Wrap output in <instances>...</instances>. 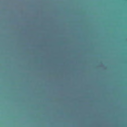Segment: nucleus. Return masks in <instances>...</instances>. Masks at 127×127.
<instances>
[{
  "instance_id": "nucleus-2",
  "label": "nucleus",
  "mask_w": 127,
  "mask_h": 127,
  "mask_svg": "<svg viewBox=\"0 0 127 127\" xmlns=\"http://www.w3.org/2000/svg\"><path fill=\"white\" fill-rule=\"evenodd\" d=\"M81 9H82V8H81Z\"/></svg>"
},
{
  "instance_id": "nucleus-1",
  "label": "nucleus",
  "mask_w": 127,
  "mask_h": 127,
  "mask_svg": "<svg viewBox=\"0 0 127 127\" xmlns=\"http://www.w3.org/2000/svg\"><path fill=\"white\" fill-rule=\"evenodd\" d=\"M66 9H67V8H66Z\"/></svg>"
}]
</instances>
